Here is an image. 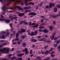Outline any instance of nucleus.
Returning a JSON list of instances; mask_svg holds the SVG:
<instances>
[{"label":"nucleus","mask_w":60,"mask_h":60,"mask_svg":"<svg viewBox=\"0 0 60 60\" xmlns=\"http://www.w3.org/2000/svg\"><path fill=\"white\" fill-rule=\"evenodd\" d=\"M55 42H56L57 44H58V43H59V41H57L56 40L54 42V43H55Z\"/></svg>","instance_id":"obj_23"},{"label":"nucleus","mask_w":60,"mask_h":60,"mask_svg":"<svg viewBox=\"0 0 60 60\" xmlns=\"http://www.w3.org/2000/svg\"><path fill=\"white\" fill-rule=\"evenodd\" d=\"M9 2H13L15 3L14 4H17L18 3L19 4L20 3V1L19 0H9Z\"/></svg>","instance_id":"obj_3"},{"label":"nucleus","mask_w":60,"mask_h":60,"mask_svg":"<svg viewBox=\"0 0 60 60\" xmlns=\"http://www.w3.org/2000/svg\"><path fill=\"white\" fill-rule=\"evenodd\" d=\"M22 45L24 47H25L26 46V44L25 43H23L22 44Z\"/></svg>","instance_id":"obj_20"},{"label":"nucleus","mask_w":60,"mask_h":60,"mask_svg":"<svg viewBox=\"0 0 60 60\" xmlns=\"http://www.w3.org/2000/svg\"><path fill=\"white\" fill-rule=\"evenodd\" d=\"M26 31V30L22 29L21 30V31H18V32L19 33H20V34H22V33H24Z\"/></svg>","instance_id":"obj_6"},{"label":"nucleus","mask_w":60,"mask_h":60,"mask_svg":"<svg viewBox=\"0 0 60 60\" xmlns=\"http://www.w3.org/2000/svg\"><path fill=\"white\" fill-rule=\"evenodd\" d=\"M49 51L48 50H47L45 51V53H46V54H47L48 53H49Z\"/></svg>","instance_id":"obj_25"},{"label":"nucleus","mask_w":60,"mask_h":60,"mask_svg":"<svg viewBox=\"0 0 60 60\" xmlns=\"http://www.w3.org/2000/svg\"><path fill=\"white\" fill-rule=\"evenodd\" d=\"M38 24L36 25L35 26H33L34 27H37L38 26Z\"/></svg>","instance_id":"obj_26"},{"label":"nucleus","mask_w":60,"mask_h":60,"mask_svg":"<svg viewBox=\"0 0 60 60\" xmlns=\"http://www.w3.org/2000/svg\"><path fill=\"white\" fill-rule=\"evenodd\" d=\"M28 49L27 48H25L22 51V52H26L28 51Z\"/></svg>","instance_id":"obj_14"},{"label":"nucleus","mask_w":60,"mask_h":60,"mask_svg":"<svg viewBox=\"0 0 60 60\" xmlns=\"http://www.w3.org/2000/svg\"><path fill=\"white\" fill-rule=\"evenodd\" d=\"M50 30H52L53 29V27H52V26H51L49 27Z\"/></svg>","instance_id":"obj_21"},{"label":"nucleus","mask_w":60,"mask_h":60,"mask_svg":"<svg viewBox=\"0 0 60 60\" xmlns=\"http://www.w3.org/2000/svg\"><path fill=\"white\" fill-rule=\"evenodd\" d=\"M33 55H34L33 54H32L30 56V57H32Z\"/></svg>","instance_id":"obj_60"},{"label":"nucleus","mask_w":60,"mask_h":60,"mask_svg":"<svg viewBox=\"0 0 60 60\" xmlns=\"http://www.w3.org/2000/svg\"><path fill=\"white\" fill-rule=\"evenodd\" d=\"M38 32V30H36L35 31V33L34 32H32V33H31L30 35V36H34V35L35 36L36 34H37V32Z\"/></svg>","instance_id":"obj_2"},{"label":"nucleus","mask_w":60,"mask_h":60,"mask_svg":"<svg viewBox=\"0 0 60 60\" xmlns=\"http://www.w3.org/2000/svg\"><path fill=\"white\" fill-rule=\"evenodd\" d=\"M17 18L18 17H14L13 19H17Z\"/></svg>","instance_id":"obj_55"},{"label":"nucleus","mask_w":60,"mask_h":60,"mask_svg":"<svg viewBox=\"0 0 60 60\" xmlns=\"http://www.w3.org/2000/svg\"><path fill=\"white\" fill-rule=\"evenodd\" d=\"M30 4H31L32 5H34V3L33 2H30L29 3H28L27 4H25V6H27V5H29Z\"/></svg>","instance_id":"obj_9"},{"label":"nucleus","mask_w":60,"mask_h":60,"mask_svg":"<svg viewBox=\"0 0 60 60\" xmlns=\"http://www.w3.org/2000/svg\"><path fill=\"white\" fill-rule=\"evenodd\" d=\"M15 58H16V57L15 56H14L11 58V59H15Z\"/></svg>","instance_id":"obj_41"},{"label":"nucleus","mask_w":60,"mask_h":60,"mask_svg":"<svg viewBox=\"0 0 60 60\" xmlns=\"http://www.w3.org/2000/svg\"><path fill=\"white\" fill-rule=\"evenodd\" d=\"M9 18L10 19H11V20L12 21V20H13V17H11V16H10L9 17Z\"/></svg>","instance_id":"obj_24"},{"label":"nucleus","mask_w":60,"mask_h":60,"mask_svg":"<svg viewBox=\"0 0 60 60\" xmlns=\"http://www.w3.org/2000/svg\"><path fill=\"white\" fill-rule=\"evenodd\" d=\"M29 53V52L28 51H26L25 52V54L27 55L28 54V53Z\"/></svg>","instance_id":"obj_32"},{"label":"nucleus","mask_w":60,"mask_h":60,"mask_svg":"<svg viewBox=\"0 0 60 60\" xmlns=\"http://www.w3.org/2000/svg\"><path fill=\"white\" fill-rule=\"evenodd\" d=\"M3 49L4 51H5L6 50V48H3Z\"/></svg>","instance_id":"obj_43"},{"label":"nucleus","mask_w":60,"mask_h":60,"mask_svg":"<svg viewBox=\"0 0 60 60\" xmlns=\"http://www.w3.org/2000/svg\"><path fill=\"white\" fill-rule=\"evenodd\" d=\"M23 23H24L25 25H27L28 24V22H25L24 21Z\"/></svg>","instance_id":"obj_17"},{"label":"nucleus","mask_w":60,"mask_h":60,"mask_svg":"<svg viewBox=\"0 0 60 60\" xmlns=\"http://www.w3.org/2000/svg\"><path fill=\"white\" fill-rule=\"evenodd\" d=\"M57 8H60V5H57Z\"/></svg>","instance_id":"obj_49"},{"label":"nucleus","mask_w":60,"mask_h":60,"mask_svg":"<svg viewBox=\"0 0 60 60\" xmlns=\"http://www.w3.org/2000/svg\"><path fill=\"white\" fill-rule=\"evenodd\" d=\"M43 32L44 33H45L48 32V31H47V30L46 29H44L43 30Z\"/></svg>","instance_id":"obj_15"},{"label":"nucleus","mask_w":60,"mask_h":60,"mask_svg":"<svg viewBox=\"0 0 60 60\" xmlns=\"http://www.w3.org/2000/svg\"><path fill=\"white\" fill-rule=\"evenodd\" d=\"M16 35H18V36H19V33H16Z\"/></svg>","instance_id":"obj_50"},{"label":"nucleus","mask_w":60,"mask_h":60,"mask_svg":"<svg viewBox=\"0 0 60 60\" xmlns=\"http://www.w3.org/2000/svg\"><path fill=\"white\" fill-rule=\"evenodd\" d=\"M6 34L7 35H9V34H10V32H7Z\"/></svg>","instance_id":"obj_30"},{"label":"nucleus","mask_w":60,"mask_h":60,"mask_svg":"<svg viewBox=\"0 0 60 60\" xmlns=\"http://www.w3.org/2000/svg\"><path fill=\"white\" fill-rule=\"evenodd\" d=\"M29 25H32V22H29Z\"/></svg>","instance_id":"obj_48"},{"label":"nucleus","mask_w":60,"mask_h":60,"mask_svg":"<svg viewBox=\"0 0 60 60\" xmlns=\"http://www.w3.org/2000/svg\"><path fill=\"white\" fill-rule=\"evenodd\" d=\"M24 15V13H19L18 14V15L20 17H22Z\"/></svg>","instance_id":"obj_13"},{"label":"nucleus","mask_w":60,"mask_h":60,"mask_svg":"<svg viewBox=\"0 0 60 60\" xmlns=\"http://www.w3.org/2000/svg\"><path fill=\"white\" fill-rule=\"evenodd\" d=\"M2 10H3L4 11L2 12V15H4V11H8V10H5V6L4 5H3V6L2 7Z\"/></svg>","instance_id":"obj_4"},{"label":"nucleus","mask_w":60,"mask_h":60,"mask_svg":"<svg viewBox=\"0 0 60 60\" xmlns=\"http://www.w3.org/2000/svg\"><path fill=\"white\" fill-rule=\"evenodd\" d=\"M45 38H43L40 39V41H45Z\"/></svg>","instance_id":"obj_16"},{"label":"nucleus","mask_w":60,"mask_h":60,"mask_svg":"<svg viewBox=\"0 0 60 60\" xmlns=\"http://www.w3.org/2000/svg\"><path fill=\"white\" fill-rule=\"evenodd\" d=\"M45 37L47 38L48 37H49V36L47 35H46L45 36Z\"/></svg>","instance_id":"obj_56"},{"label":"nucleus","mask_w":60,"mask_h":60,"mask_svg":"<svg viewBox=\"0 0 60 60\" xmlns=\"http://www.w3.org/2000/svg\"><path fill=\"white\" fill-rule=\"evenodd\" d=\"M57 11V8H55L54 9V12H56Z\"/></svg>","instance_id":"obj_18"},{"label":"nucleus","mask_w":60,"mask_h":60,"mask_svg":"<svg viewBox=\"0 0 60 60\" xmlns=\"http://www.w3.org/2000/svg\"><path fill=\"white\" fill-rule=\"evenodd\" d=\"M30 15H33V16H35L36 15V13L35 12H31L30 13Z\"/></svg>","instance_id":"obj_12"},{"label":"nucleus","mask_w":60,"mask_h":60,"mask_svg":"<svg viewBox=\"0 0 60 60\" xmlns=\"http://www.w3.org/2000/svg\"><path fill=\"white\" fill-rule=\"evenodd\" d=\"M28 12V10H26L25 11V12Z\"/></svg>","instance_id":"obj_62"},{"label":"nucleus","mask_w":60,"mask_h":60,"mask_svg":"<svg viewBox=\"0 0 60 60\" xmlns=\"http://www.w3.org/2000/svg\"><path fill=\"white\" fill-rule=\"evenodd\" d=\"M39 32H43V30H42L41 29H39Z\"/></svg>","instance_id":"obj_51"},{"label":"nucleus","mask_w":60,"mask_h":60,"mask_svg":"<svg viewBox=\"0 0 60 60\" xmlns=\"http://www.w3.org/2000/svg\"><path fill=\"white\" fill-rule=\"evenodd\" d=\"M53 48H51L49 50V51H51L52 50H53Z\"/></svg>","instance_id":"obj_53"},{"label":"nucleus","mask_w":60,"mask_h":60,"mask_svg":"<svg viewBox=\"0 0 60 60\" xmlns=\"http://www.w3.org/2000/svg\"><path fill=\"white\" fill-rule=\"evenodd\" d=\"M32 41L34 42H36L37 41L35 39H32Z\"/></svg>","instance_id":"obj_19"},{"label":"nucleus","mask_w":60,"mask_h":60,"mask_svg":"<svg viewBox=\"0 0 60 60\" xmlns=\"http://www.w3.org/2000/svg\"><path fill=\"white\" fill-rule=\"evenodd\" d=\"M24 9H25V10H28V7H25Z\"/></svg>","instance_id":"obj_38"},{"label":"nucleus","mask_w":60,"mask_h":60,"mask_svg":"<svg viewBox=\"0 0 60 60\" xmlns=\"http://www.w3.org/2000/svg\"><path fill=\"white\" fill-rule=\"evenodd\" d=\"M44 26V24L43 23H42L41 24L39 27V28H41V29H43V28H44V27L43 26Z\"/></svg>","instance_id":"obj_8"},{"label":"nucleus","mask_w":60,"mask_h":60,"mask_svg":"<svg viewBox=\"0 0 60 60\" xmlns=\"http://www.w3.org/2000/svg\"><path fill=\"white\" fill-rule=\"evenodd\" d=\"M41 53H42V54H45V52L43 51H41Z\"/></svg>","instance_id":"obj_52"},{"label":"nucleus","mask_w":60,"mask_h":60,"mask_svg":"<svg viewBox=\"0 0 60 60\" xmlns=\"http://www.w3.org/2000/svg\"><path fill=\"white\" fill-rule=\"evenodd\" d=\"M21 37L22 39H24L25 37V36H22Z\"/></svg>","instance_id":"obj_33"},{"label":"nucleus","mask_w":60,"mask_h":60,"mask_svg":"<svg viewBox=\"0 0 60 60\" xmlns=\"http://www.w3.org/2000/svg\"><path fill=\"white\" fill-rule=\"evenodd\" d=\"M6 44H7L6 43H3L2 45V46H5V45H6Z\"/></svg>","instance_id":"obj_31"},{"label":"nucleus","mask_w":60,"mask_h":60,"mask_svg":"<svg viewBox=\"0 0 60 60\" xmlns=\"http://www.w3.org/2000/svg\"><path fill=\"white\" fill-rule=\"evenodd\" d=\"M48 47V45L46 46H45L44 48H45V49H47Z\"/></svg>","instance_id":"obj_45"},{"label":"nucleus","mask_w":60,"mask_h":60,"mask_svg":"<svg viewBox=\"0 0 60 60\" xmlns=\"http://www.w3.org/2000/svg\"><path fill=\"white\" fill-rule=\"evenodd\" d=\"M30 54H32V51H33V50L32 49H31L30 50Z\"/></svg>","instance_id":"obj_36"},{"label":"nucleus","mask_w":60,"mask_h":60,"mask_svg":"<svg viewBox=\"0 0 60 60\" xmlns=\"http://www.w3.org/2000/svg\"><path fill=\"white\" fill-rule=\"evenodd\" d=\"M9 25L10 26V27H11V26H12V23H10Z\"/></svg>","instance_id":"obj_42"},{"label":"nucleus","mask_w":60,"mask_h":60,"mask_svg":"<svg viewBox=\"0 0 60 60\" xmlns=\"http://www.w3.org/2000/svg\"><path fill=\"white\" fill-rule=\"evenodd\" d=\"M56 23V22H55V21H54L53 22V24H55Z\"/></svg>","instance_id":"obj_63"},{"label":"nucleus","mask_w":60,"mask_h":60,"mask_svg":"<svg viewBox=\"0 0 60 60\" xmlns=\"http://www.w3.org/2000/svg\"><path fill=\"white\" fill-rule=\"evenodd\" d=\"M55 56V55H54L51 54V57H54V56Z\"/></svg>","instance_id":"obj_40"},{"label":"nucleus","mask_w":60,"mask_h":60,"mask_svg":"<svg viewBox=\"0 0 60 60\" xmlns=\"http://www.w3.org/2000/svg\"><path fill=\"white\" fill-rule=\"evenodd\" d=\"M24 23V21H21L20 22V25H22V24H23Z\"/></svg>","instance_id":"obj_29"},{"label":"nucleus","mask_w":60,"mask_h":60,"mask_svg":"<svg viewBox=\"0 0 60 60\" xmlns=\"http://www.w3.org/2000/svg\"><path fill=\"white\" fill-rule=\"evenodd\" d=\"M58 39V38L57 37H55L54 38V40H57Z\"/></svg>","instance_id":"obj_47"},{"label":"nucleus","mask_w":60,"mask_h":60,"mask_svg":"<svg viewBox=\"0 0 60 60\" xmlns=\"http://www.w3.org/2000/svg\"><path fill=\"white\" fill-rule=\"evenodd\" d=\"M55 6V4H54V3H53L52 4L51 3H50L49 5V7L50 8H51L52 6Z\"/></svg>","instance_id":"obj_11"},{"label":"nucleus","mask_w":60,"mask_h":60,"mask_svg":"<svg viewBox=\"0 0 60 60\" xmlns=\"http://www.w3.org/2000/svg\"><path fill=\"white\" fill-rule=\"evenodd\" d=\"M49 5H47L46 6V8H49Z\"/></svg>","instance_id":"obj_46"},{"label":"nucleus","mask_w":60,"mask_h":60,"mask_svg":"<svg viewBox=\"0 0 60 60\" xmlns=\"http://www.w3.org/2000/svg\"><path fill=\"white\" fill-rule=\"evenodd\" d=\"M12 56V54H10L8 55V56Z\"/></svg>","instance_id":"obj_54"},{"label":"nucleus","mask_w":60,"mask_h":60,"mask_svg":"<svg viewBox=\"0 0 60 60\" xmlns=\"http://www.w3.org/2000/svg\"><path fill=\"white\" fill-rule=\"evenodd\" d=\"M56 34V32H54L52 34V36H55V35Z\"/></svg>","instance_id":"obj_44"},{"label":"nucleus","mask_w":60,"mask_h":60,"mask_svg":"<svg viewBox=\"0 0 60 60\" xmlns=\"http://www.w3.org/2000/svg\"><path fill=\"white\" fill-rule=\"evenodd\" d=\"M0 51L2 52L3 53H8V51H4V50L3 49H0Z\"/></svg>","instance_id":"obj_7"},{"label":"nucleus","mask_w":60,"mask_h":60,"mask_svg":"<svg viewBox=\"0 0 60 60\" xmlns=\"http://www.w3.org/2000/svg\"><path fill=\"white\" fill-rule=\"evenodd\" d=\"M0 42H4V41L3 40H1L0 41Z\"/></svg>","instance_id":"obj_57"},{"label":"nucleus","mask_w":60,"mask_h":60,"mask_svg":"<svg viewBox=\"0 0 60 60\" xmlns=\"http://www.w3.org/2000/svg\"><path fill=\"white\" fill-rule=\"evenodd\" d=\"M50 38H51V40H53L54 38V36H52L50 37Z\"/></svg>","instance_id":"obj_22"},{"label":"nucleus","mask_w":60,"mask_h":60,"mask_svg":"<svg viewBox=\"0 0 60 60\" xmlns=\"http://www.w3.org/2000/svg\"><path fill=\"white\" fill-rule=\"evenodd\" d=\"M14 8L15 9H16L17 8L18 9L19 11H20L21 10H23V8H21L19 6H17L16 5H15L14 7Z\"/></svg>","instance_id":"obj_1"},{"label":"nucleus","mask_w":60,"mask_h":60,"mask_svg":"<svg viewBox=\"0 0 60 60\" xmlns=\"http://www.w3.org/2000/svg\"><path fill=\"white\" fill-rule=\"evenodd\" d=\"M17 42H15L13 43H12V44L13 45H14V44H17Z\"/></svg>","instance_id":"obj_39"},{"label":"nucleus","mask_w":60,"mask_h":60,"mask_svg":"<svg viewBox=\"0 0 60 60\" xmlns=\"http://www.w3.org/2000/svg\"><path fill=\"white\" fill-rule=\"evenodd\" d=\"M15 41H19V38H16L15 39Z\"/></svg>","instance_id":"obj_28"},{"label":"nucleus","mask_w":60,"mask_h":60,"mask_svg":"<svg viewBox=\"0 0 60 60\" xmlns=\"http://www.w3.org/2000/svg\"><path fill=\"white\" fill-rule=\"evenodd\" d=\"M25 4H26L28 3H27V0H25Z\"/></svg>","instance_id":"obj_35"},{"label":"nucleus","mask_w":60,"mask_h":60,"mask_svg":"<svg viewBox=\"0 0 60 60\" xmlns=\"http://www.w3.org/2000/svg\"><path fill=\"white\" fill-rule=\"evenodd\" d=\"M25 55V54L24 53H22L21 54H17V55L19 57H22V56H23Z\"/></svg>","instance_id":"obj_10"},{"label":"nucleus","mask_w":60,"mask_h":60,"mask_svg":"<svg viewBox=\"0 0 60 60\" xmlns=\"http://www.w3.org/2000/svg\"><path fill=\"white\" fill-rule=\"evenodd\" d=\"M57 46V44H54L53 45V46L54 47H56Z\"/></svg>","instance_id":"obj_37"},{"label":"nucleus","mask_w":60,"mask_h":60,"mask_svg":"<svg viewBox=\"0 0 60 60\" xmlns=\"http://www.w3.org/2000/svg\"><path fill=\"white\" fill-rule=\"evenodd\" d=\"M46 42L48 43H50L51 42V41L49 40H48L46 41Z\"/></svg>","instance_id":"obj_34"},{"label":"nucleus","mask_w":60,"mask_h":60,"mask_svg":"<svg viewBox=\"0 0 60 60\" xmlns=\"http://www.w3.org/2000/svg\"><path fill=\"white\" fill-rule=\"evenodd\" d=\"M9 48H7V51H9Z\"/></svg>","instance_id":"obj_59"},{"label":"nucleus","mask_w":60,"mask_h":60,"mask_svg":"<svg viewBox=\"0 0 60 60\" xmlns=\"http://www.w3.org/2000/svg\"><path fill=\"white\" fill-rule=\"evenodd\" d=\"M59 16H60V15L59 14H58L55 16L54 15H50V17H52V18H56V17H57V18H58V17H59Z\"/></svg>","instance_id":"obj_5"},{"label":"nucleus","mask_w":60,"mask_h":60,"mask_svg":"<svg viewBox=\"0 0 60 60\" xmlns=\"http://www.w3.org/2000/svg\"><path fill=\"white\" fill-rule=\"evenodd\" d=\"M27 7L28 9H30L31 8V7L30 6H29L28 7Z\"/></svg>","instance_id":"obj_58"},{"label":"nucleus","mask_w":60,"mask_h":60,"mask_svg":"<svg viewBox=\"0 0 60 60\" xmlns=\"http://www.w3.org/2000/svg\"><path fill=\"white\" fill-rule=\"evenodd\" d=\"M41 57H40V56H37V59H39V60H41V59L40 58Z\"/></svg>","instance_id":"obj_27"},{"label":"nucleus","mask_w":60,"mask_h":60,"mask_svg":"<svg viewBox=\"0 0 60 60\" xmlns=\"http://www.w3.org/2000/svg\"><path fill=\"white\" fill-rule=\"evenodd\" d=\"M19 37V36H18V35H16V38H18Z\"/></svg>","instance_id":"obj_61"},{"label":"nucleus","mask_w":60,"mask_h":60,"mask_svg":"<svg viewBox=\"0 0 60 60\" xmlns=\"http://www.w3.org/2000/svg\"><path fill=\"white\" fill-rule=\"evenodd\" d=\"M10 9H11V10H12V9H13V7H10Z\"/></svg>","instance_id":"obj_64"}]
</instances>
